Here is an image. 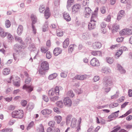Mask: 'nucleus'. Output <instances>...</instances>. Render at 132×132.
<instances>
[{
    "label": "nucleus",
    "instance_id": "nucleus-1",
    "mask_svg": "<svg viewBox=\"0 0 132 132\" xmlns=\"http://www.w3.org/2000/svg\"><path fill=\"white\" fill-rule=\"evenodd\" d=\"M31 80V78H30L28 77L26 79L25 82L26 84L23 85L22 88L23 89H25L27 91L30 93L33 90V87L30 85H27V84L30 83Z\"/></svg>",
    "mask_w": 132,
    "mask_h": 132
},
{
    "label": "nucleus",
    "instance_id": "nucleus-2",
    "mask_svg": "<svg viewBox=\"0 0 132 132\" xmlns=\"http://www.w3.org/2000/svg\"><path fill=\"white\" fill-rule=\"evenodd\" d=\"M111 83V81H110L106 77H104L103 79V85L104 86V90L106 92L108 93L109 92L110 90V88H107L106 87L108 86H110V84Z\"/></svg>",
    "mask_w": 132,
    "mask_h": 132
},
{
    "label": "nucleus",
    "instance_id": "nucleus-3",
    "mask_svg": "<svg viewBox=\"0 0 132 132\" xmlns=\"http://www.w3.org/2000/svg\"><path fill=\"white\" fill-rule=\"evenodd\" d=\"M12 115L13 118L21 119L23 117V111L20 110L14 111L12 112Z\"/></svg>",
    "mask_w": 132,
    "mask_h": 132
},
{
    "label": "nucleus",
    "instance_id": "nucleus-4",
    "mask_svg": "<svg viewBox=\"0 0 132 132\" xmlns=\"http://www.w3.org/2000/svg\"><path fill=\"white\" fill-rule=\"evenodd\" d=\"M60 88L59 87L56 86L54 89L52 88L48 92L49 96H53L55 93L56 95L59 94Z\"/></svg>",
    "mask_w": 132,
    "mask_h": 132
},
{
    "label": "nucleus",
    "instance_id": "nucleus-5",
    "mask_svg": "<svg viewBox=\"0 0 132 132\" xmlns=\"http://www.w3.org/2000/svg\"><path fill=\"white\" fill-rule=\"evenodd\" d=\"M122 35H130L132 34V29H125L122 30L120 32Z\"/></svg>",
    "mask_w": 132,
    "mask_h": 132
},
{
    "label": "nucleus",
    "instance_id": "nucleus-6",
    "mask_svg": "<svg viewBox=\"0 0 132 132\" xmlns=\"http://www.w3.org/2000/svg\"><path fill=\"white\" fill-rule=\"evenodd\" d=\"M90 65L93 66H98L100 65L98 60L95 58H93L90 61Z\"/></svg>",
    "mask_w": 132,
    "mask_h": 132
},
{
    "label": "nucleus",
    "instance_id": "nucleus-7",
    "mask_svg": "<svg viewBox=\"0 0 132 132\" xmlns=\"http://www.w3.org/2000/svg\"><path fill=\"white\" fill-rule=\"evenodd\" d=\"M81 8V5L79 4H75L72 7V11L76 13L79 11Z\"/></svg>",
    "mask_w": 132,
    "mask_h": 132
},
{
    "label": "nucleus",
    "instance_id": "nucleus-8",
    "mask_svg": "<svg viewBox=\"0 0 132 132\" xmlns=\"http://www.w3.org/2000/svg\"><path fill=\"white\" fill-rule=\"evenodd\" d=\"M41 67L42 69L46 70L49 69V64L47 61H43L41 64Z\"/></svg>",
    "mask_w": 132,
    "mask_h": 132
},
{
    "label": "nucleus",
    "instance_id": "nucleus-9",
    "mask_svg": "<svg viewBox=\"0 0 132 132\" xmlns=\"http://www.w3.org/2000/svg\"><path fill=\"white\" fill-rule=\"evenodd\" d=\"M65 105L68 106H70L71 105L72 101L69 97H66L64 98L63 101Z\"/></svg>",
    "mask_w": 132,
    "mask_h": 132
},
{
    "label": "nucleus",
    "instance_id": "nucleus-10",
    "mask_svg": "<svg viewBox=\"0 0 132 132\" xmlns=\"http://www.w3.org/2000/svg\"><path fill=\"white\" fill-rule=\"evenodd\" d=\"M101 44L99 42H96L93 43L92 47L94 49H98L101 47Z\"/></svg>",
    "mask_w": 132,
    "mask_h": 132
},
{
    "label": "nucleus",
    "instance_id": "nucleus-11",
    "mask_svg": "<svg viewBox=\"0 0 132 132\" xmlns=\"http://www.w3.org/2000/svg\"><path fill=\"white\" fill-rule=\"evenodd\" d=\"M62 50L59 47H56L55 48L53 51V54L55 56H57L61 54L62 52Z\"/></svg>",
    "mask_w": 132,
    "mask_h": 132
},
{
    "label": "nucleus",
    "instance_id": "nucleus-12",
    "mask_svg": "<svg viewBox=\"0 0 132 132\" xmlns=\"http://www.w3.org/2000/svg\"><path fill=\"white\" fill-rule=\"evenodd\" d=\"M85 17L88 18L89 15L91 13L92 11L90 9L89 7H86L85 8Z\"/></svg>",
    "mask_w": 132,
    "mask_h": 132
},
{
    "label": "nucleus",
    "instance_id": "nucleus-13",
    "mask_svg": "<svg viewBox=\"0 0 132 132\" xmlns=\"http://www.w3.org/2000/svg\"><path fill=\"white\" fill-rule=\"evenodd\" d=\"M48 9V7H47L46 10L44 11V16L46 19H48L51 15L50 12Z\"/></svg>",
    "mask_w": 132,
    "mask_h": 132
},
{
    "label": "nucleus",
    "instance_id": "nucleus-14",
    "mask_svg": "<svg viewBox=\"0 0 132 132\" xmlns=\"http://www.w3.org/2000/svg\"><path fill=\"white\" fill-rule=\"evenodd\" d=\"M125 14V12L122 10H120L119 12L117 17V19L118 20H119L121 18L123 17Z\"/></svg>",
    "mask_w": 132,
    "mask_h": 132
},
{
    "label": "nucleus",
    "instance_id": "nucleus-15",
    "mask_svg": "<svg viewBox=\"0 0 132 132\" xmlns=\"http://www.w3.org/2000/svg\"><path fill=\"white\" fill-rule=\"evenodd\" d=\"M63 16L64 19L68 21L71 20V18L69 13L66 12H64L63 14Z\"/></svg>",
    "mask_w": 132,
    "mask_h": 132
},
{
    "label": "nucleus",
    "instance_id": "nucleus-16",
    "mask_svg": "<svg viewBox=\"0 0 132 132\" xmlns=\"http://www.w3.org/2000/svg\"><path fill=\"white\" fill-rule=\"evenodd\" d=\"M15 80H17V81H16V80H13L14 85L16 86L17 87H19L20 86V78L18 77H16Z\"/></svg>",
    "mask_w": 132,
    "mask_h": 132
},
{
    "label": "nucleus",
    "instance_id": "nucleus-17",
    "mask_svg": "<svg viewBox=\"0 0 132 132\" xmlns=\"http://www.w3.org/2000/svg\"><path fill=\"white\" fill-rule=\"evenodd\" d=\"M101 71L102 73L108 74L110 73L111 70L108 67L103 68L101 70Z\"/></svg>",
    "mask_w": 132,
    "mask_h": 132
},
{
    "label": "nucleus",
    "instance_id": "nucleus-18",
    "mask_svg": "<svg viewBox=\"0 0 132 132\" xmlns=\"http://www.w3.org/2000/svg\"><path fill=\"white\" fill-rule=\"evenodd\" d=\"M117 66L118 70L121 73H126V70L119 64H117Z\"/></svg>",
    "mask_w": 132,
    "mask_h": 132
},
{
    "label": "nucleus",
    "instance_id": "nucleus-19",
    "mask_svg": "<svg viewBox=\"0 0 132 132\" xmlns=\"http://www.w3.org/2000/svg\"><path fill=\"white\" fill-rule=\"evenodd\" d=\"M97 14L96 13H94L92 14L90 19V22H96L95 20L97 19Z\"/></svg>",
    "mask_w": 132,
    "mask_h": 132
},
{
    "label": "nucleus",
    "instance_id": "nucleus-20",
    "mask_svg": "<svg viewBox=\"0 0 132 132\" xmlns=\"http://www.w3.org/2000/svg\"><path fill=\"white\" fill-rule=\"evenodd\" d=\"M31 18L32 21L31 24H34L36 23L37 19L36 16L33 14H32L31 16Z\"/></svg>",
    "mask_w": 132,
    "mask_h": 132
},
{
    "label": "nucleus",
    "instance_id": "nucleus-21",
    "mask_svg": "<svg viewBox=\"0 0 132 132\" xmlns=\"http://www.w3.org/2000/svg\"><path fill=\"white\" fill-rule=\"evenodd\" d=\"M74 1V0H68L67 5V7L68 10H69L70 9V7L71 6V5L73 4Z\"/></svg>",
    "mask_w": 132,
    "mask_h": 132
},
{
    "label": "nucleus",
    "instance_id": "nucleus-22",
    "mask_svg": "<svg viewBox=\"0 0 132 132\" xmlns=\"http://www.w3.org/2000/svg\"><path fill=\"white\" fill-rule=\"evenodd\" d=\"M69 44V39H66L63 43V46L64 48H66Z\"/></svg>",
    "mask_w": 132,
    "mask_h": 132
},
{
    "label": "nucleus",
    "instance_id": "nucleus-23",
    "mask_svg": "<svg viewBox=\"0 0 132 132\" xmlns=\"http://www.w3.org/2000/svg\"><path fill=\"white\" fill-rule=\"evenodd\" d=\"M94 56H100L101 54V53L100 51H93L91 53Z\"/></svg>",
    "mask_w": 132,
    "mask_h": 132
},
{
    "label": "nucleus",
    "instance_id": "nucleus-24",
    "mask_svg": "<svg viewBox=\"0 0 132 132\" xmlns=\"http://www.w3.org/2000/svg\"><path fill=\"white\" fill-rule=\"evenodd\" d=\"M23 27L21 25L19 26L17 30V32L19 35H20L22 33L23 31Z\"/></svg>",
    "mask_w": 132,
    "mask_h": 132
},
{
    "label": "nucleus",
    "instance_id": "nucleus-25",
    "mask_svg": "<svg viewBox=\"0 0 132 132\" xmlns=\"http://www.w3.org/2000/svg\"><path fill=\"white\" fill-rule=\"evenodd\" d=\"M87 76L86 75H83L81 76L77 75L76 78L77 79L83 80L86 79Z\"/></svg>",
    "mask_w": 132,
    "mask_h": 132
},
{
    "label": "nucleus",
    "instance_id": "nucleus-26",
    "mask_svg": "<svg viewBox=\"0 0 132 132\" xmlns=\"http://www.w3.org/2000/svg\"><path fill=\"white\" fill-rule=\"evenodd\" d=\"M93 22L89 23L88 25V29L89 30H91L92 29L94 28L95 27V24Z\"/></svg>",
    "mask_w": 132,
    "mask_h": 132
},
{
    "label": "nucleus",
    "instance_id": "nucleus-27",
    "mask_svg": "<svg viewBox=\"0 0 132 132\" xmlns=\"http://www.w3.org/2000/svg\"><path fill=\"white\" fill-rule=\"evenodd\" d=\"M118 116V114H116L114 112H113L109 116L108 118V119L114 118V119H115Z\"/></svg>",
    "mask_w": 132,
    "mask_h": 132
},
{
    "label": "nucleus",
    "instance_id": "nucleus-28",
    "mask_svg": "<svg viewBox=\"0 0 132 132\" xmlns=\"http://www.w3.org/2000/svg\"><path fill=\"white\" fill-rule=\"evenodd\" d=\"M77 119L75 118H73L71 122V126L72 128L76 126Z\"/></svg>",
    "mask_w": 132,
    "mask_h": 132
},
{
    "label": "nucleus",
    "instance_id": "nucleus-29",
    "mask_svg": "<svg viewBox=\"0 0 132 132\" xmlns=\"http://www.w3.org/2000/svg\"><path fill=\"white\" fill-rule=\"evenodd\" d=\"M119 26L117 24H114L112 26V30H113V32L114 31H117V30L119 29Z\"/></svg>",
    "mask_w": 132,
    "mask_h": 132
},
{
    "label": "nucleus",
    "instance_id": "nucleus-30",
    "mask_svg": "<svg viewBox=\"0 0 132 132\" xmlns=\"http://www.w3.org/2000/svg\"><path fill=\"white\" fill-rule=\"evenodd\" d=\"M7 37L9 42H11L14 40L13 36L10 34H7Z\"/></svg>",
    "mask_w": 132,
    "mask_h": 132
},
{
    "label": "nucleus",
    "instance_id": "nucleus-31",
    "mask_svg": "<svg viewBox=\"0 0 132 132\" xmlns=\"http://www.w3.org/2000/svg\"><path fill=\"white\" fill-rule=\"evenodd\" d=\"M106 61L107 63L111 64L113 62L114 60L113 58L107 57L106 58Z\"/></svg>",
    "mask_w": 132,
    "mask_h": 132
},
{
    "label": "nucleus",
    "instance_id": "nucleus-32",
    "mask_svg": "<svg viewBox=\"0 0 132 132\" xmlns=\"http://www.w3.org/2000/svg\"><path fill=\"white\" fill-rule=\"evenodd\" d=\"M57 76V74L54 73L50 75L48 77V79L49 80H52L55 78Z\"/></svg>",
    "mask_w": 132,
    "mask_h": 132
},
{
    "label": "nucleus",
    "instance_id": "nucleus-33",
    "mask_svg": "<svg viewBox=\"0 0 132 132\" xmlns=\"http://www.w3.org/2000/svg\"><path fill=\"white\" fill-rule=\"evenodd\" d=\"M10 69L9 68H6L4 69L3 71V73L4 75H7L9 73Z\"/></svg>",
    "mask_w": 132,
    "mask_h": 132
},
{
    "label": "nucleus",
    "instance_id": "nucleus-34",
    "mask_svg": "<svg viewBox=\"0 0 132 132\" xmlns=\"http://www.w3.org/2000/svg\"><path fill=\"white\" fill-rule=\"evenodd\" d=\"M39 10L40 13H43L46 10L45 6L43 4L40 5L39 7Z\"/></svg>",
    "mask_w": 132,
    "mask_h": 132
},
{
    "label": "nucleus",
    "instance_id": "nucleus-35",
    "mask_svg": "<svg viewBox=\"0 0 132 132\" xmlns=\"http://www.w3.org/2000/svg\"><path fill=\"white\" fill-rule=\"evenodd\" d=\"M37 130L38 132H44V127L42 124L39 125V127L37 129Z\"/></svg>",
    "mask_w": 132,
    "mask_h": 132
},
{
    "label": "nucleus",
    "instance_id": "nucleus-36",
    "mask_svg": "<svg viewBox=\"0 0 132 132\" xmlns=\"http://www.w3.org/2000/svg\"><path fill=\"white\" fill-rule=\"evenodd\" d=\"M34 107V105L33 103H29L27 106V109H29L30 110H31Z\"/></svg>",
    "mask_w": 132,
    "mask_h": 132
},
{
    "label": "nucleus",
    "instance_id": "nucleus-37",
    "mask_svg": "<svg viewBox=\"0 0 132 132\" xmlns=\"http://www.w3.org/2000/svg\"><path fill=\"white\" fill-rule=\"evenodd\" d=\"M56 104L57 106L60 108H62L63 106V103L62 101H57L56 103Z\"/></svg>",
    "mask_w": 132,
    "mask_h": 132
},
{
    "label": "nucleus",
    "instance_id": "nucleus-38",
    "mask_svg": "<svg viewBox=\"0 0 132 132\" xmlns=\"http://www.w3.org/2000/svg\"><path fill=\"white\" fill-rule=\"evenodd\" d=\"M72 118V116L70 115H68L66 118V123L67 125L69 124L70 122V120Z\"/></svg>",
    "mask_w": 132,
    "mask_h": 132
},
{
    "label": "nucleus",
    "instance_id": "nucleus-39",
    "mask_svg": "<svg viewBox=\"0 0 132 132\" xmlns=\"http://www.w3.org/2000/svg\"><path fill=\"white\" fill-rule=\"evenodd\" d=\"M11 25L10 21L9 20H6L5 21V26L6 28H9Z\"/></svg>",
    "mask_w": 132,
    "mask_h": 132
},
{
    "label": "nucleus",
    "instance_id": "nucleus-40",
    "mask_svg": "<svg viewBox=\"0 0 132 132\" xmlns=\"http://www.w3.org/2000/svg\"><path fill=\"white\" fill-rule=\"evenodd\" d=\"M15 39L16 41H18V42L22 44H24V43L23 42V41L20 37L16 36L15 37Z\"/></svg>",
    "mask_w": 132,
    "mask_h": 132
},
{
    "label": "nucleus",
    "instance_id": "nucleus-41",
    "mask_svg": "<svg viewBox=\"0 0 132 132\" xmlns=\"http://www.w3.org/2000/svg\"><path fill=\"white\" fill-rule=\"evenodd\" d=\"M13 48L14 50H16L18 52V51L17 50L21 49V47L20 45L18 44H16L14 45Z\"/></svg>",
    "mask_w": 132,
    "mask_h": 132
},
{
    "label": "nucleus",
    "instance_id": "nucleus-42",
    "mask_svg": "<svg viewBox=\"0 0 132 132\" xmlns=\"http://www.w3.org/2000/svg\"><path fill=\"white\" fill-rule=\"evenodd\" d=\"M55 120H56L57 123L59 124L62 120L61 117L60 116H57L55 117Z\"/></svg>",
    "mask_w": 132,
    "mask_h": 132
},
{
    "label": "nucleus",
    "instance_id": "nucleus-43",
    "mask_svg": "<svg viewBox=\"0 0 132 132\" xmlns=\"http://www.w3.org/2000/svg\"><path fill=\"white\" fill-rule=\"evenodd\" d=\"M67 95L70 97H73L75 95L72 91L71 90L69 91L67 93Z\"/></svg>",
    "mask_w": 132,
    "mask_h": 132
},
{
    "label": "nucleus",
    "instance_id": "nucleus-44",
    "mask_svg": "<svg viewBox=\"0 0 132 132\" xmlns=\"http://www.w3.org/2000/svg\"><path fill=\"white\" fill-rule=\"evenodd\" d=\"M40 50L41 52L44 53H46L48 50V49H47L46 47L43 46L41 47Z\"/></svg>",
    "mask_w": 132,
    "mask_h": 132
},
{
    "label": "nucleus",
    "instance_id": "nucleus-45",
    "mask_svg": "<svg viewBox=\"0 0 132 132\" xmlns=\"http://www.w3.org/2000/svg\"><path fill=\"white\" fill-rule=\"evenodd\" d=\"M48 125L49 126L54 128L55 125V122L54 121H51L48 122Z\"/></svg>",
    "mask_w": 132,
    "mask_h": 132
},
{
    "label": "nucleus",
    "instance_id": "nucleus-46",
    "mask_svg": "<svg viewBox=\"0 0 132 132\" xmlns=\"http://www.w3.org/2000/svg\"><path fill=\"white\" fill-rule=\"evenodd\" d=\"M81 118H80V120H79L78 121L79 122V124L78 125V127L77 128V130H76V131L77 132L79 131V130H80V124L81 123Z\"/></svg>",
    "mask_w": 132,
    "mask_h": 132
},
{
    "label": "nucleus",
    "instance_id": "nucleus-47",
    "mask_svg": "<svg viewBox=\"0 0 132 132\" xmlns=\"http://www.w3.org/2000/svg\"><path fill=\"white\" fill-rule=\"evenodd\" d=\"M27 103V101L25 100H22L21 101V105L23 107L25 106Z\"/></svg>",
    "mask_w": 132,
    "mask_h": 132
},
{
    "label": "nucleus",
    "instance_id": "nucleus-48",
    "mask_svg": "<svg viewBox=\"0 0 132 132\" xmlns=\"http://www.w3.org/2000/svg\"><path fill=\"white\" fill-rule=\"evenodd\" d=\"M46 70L42 69L41 68L39 70V73L42 75L45 74L46 71Z\"/></svg>",
    "mask_w": 132,
    "mask_h": 132
},
{
    "label": "nucleus",
    "instance_id": "nucleus-49",
    "mask_svg": "<svg viewBox=\"0 0 132 132\" xmlns=\"http://www.w3.org/2000/svg\"><path fill=\"white\" fill-rule=\"evenodd\" d=\"M123 52L122 50V49L116 52V55L118 57H119L122 53Z\"/></svg>",
    "mask_w": 132,
    "mask_h": 132
},
{
    "label": "nucleus",
    "instance_id": "nucleus-50",
    "mask_svg": "<svg viewBox=\"0 0 132 132\" xmlns=\"http://www.w3.org/2000/svg\"><path fill=\"white\" fill-rule=\"evenodd\" d=\"M46 56L47 59H50L52 57L51 53L49 51L47 52L46 53Z\"/></svg>",
    "mask_w": 132,
    "mask_h": 132
},
{
    "label": "nucleus",
    "instance_id": "nucleus-51",
    "mask_svg": "<svg viewBox=\"0 0 132 132\" xmlns=\"http://www.w3.org/2000/svg\"><path fill=\"white\" fill-rule=\"evenodd\" d=\"M59 97L57 96H55L52 97L50 98L51 100L53 102H54L59 99Z\"/></svg>",
    "mask_w": 132,
    "mask_h": 132
},
{
    "label": "nucleus",
    "instance_id": "nucleus-52",
    "mask_svg": "<svg viewBox=\"0 0 132 132\" xmlns=\"http://www.w3.org/2000/svg\"><path fill=\"white\" fill-rule=\"evenodd\" d=\"M34 122L33 121L31 122L29 124L27 128V129L28 130L30 129L34 125Z\"/></svg>",
    "mask_w": 132,
    "mask_h": 132
},
{
    "label": "nucleus",
    "instance_id": "nucleus-53",
    "mask_svg": "<svg viewBox=\"0 0 132 132\" xmlns=\"http://www.w3.org/2000/svg\"><path fill=\"white\" fill-rule=\"evenodd\" d=\"M100 11L102 14L105 13L106 12V8L105 7L103 6L101 8Z\"/></svg>",
    "mask_w": 132,
    "mask_h": 132
},
{
    "label": "nucleus",
    "instance_id": "nucleus-54",
    "mask_svg": "<svg viewBox=\"0 0 132 132\" xmlns=\"http://www.w3.org/2000/svg\"><path fill=\"white\" fill-rule=\"evenodd\" d=\"M73 45H70L69 47L68 52L69 53H71L73 51Z\"/></svg>",
    "mask_w": 132,
    "mask_h": 132
},
{
    "label": "nucleus",
    "instance_id": "nucleus-55",
    "mask_svg": "<svg viewBox=\"0 0 132 132\" xmlns=\"http://www.w3.org/2000/svg\"><path fill=\"white\" fill-rule=\"evenodd\" d=\"M6 35V33L5 32L4 30L0 33V36L2 37H4Z\"/></svg>",
    "mask_w": 132,
    "mask_h": 132
},
{
    "label": "nucleus",
    "instance_id": "nucleus-56",
    "mask_svg": "<svg viewBox=\"0 0 132 132\" xmlns=\"http://www.w3.org/2000/svg\"><path fill=\"white\" fill-rule=\"evenodd\" d=\"M43 99L46 102H48L49 100L47 97L45 95H43Z\"/></svg>",
    "mask_w": 132,
    "mask_h": 132
},
{
    "label": "nucleus",
    "instance_id": "nucleus-57",
    "mask_svg": "<svg viewBox=\"0 0 132 132\" xmlns=\"http://www.w3.org/2000/svg\"><path fill=\"white\" fill-rule=\"evenodd\" d=\"M54 111L57 113H59L60 112V110L57 107H55L53 109Z\"/></svg>",
    "mask_w": 132,
    "mask_h": 132
},
{
    "label": "nucleus",
    "instance_id": "nucleus-58",
    "mask_svg": "<svg viewBox=\"0 0 132 132\" xmlns=\"http://www.w3.org/2000/svg\"><path fill=\"white\" fill-rule=\"evenodd\" d=\"M123 38L122 37H118L116 41L118 42H121L123 41Z\"/></svg>",
    "mask_w": 132,
    "mask_h": 132
},
{
    "label": "nucleus",
    "instance_id": "nucleus-59",
    "mask_svg": "<svg viewBox=\"0 0 132 132\" xmlns=\"http://www.w3.org/2000/svg\"><path fill=\"white\" fill-rule=\"evenodd\" d=\"M60 76L61 77L65 78L67 77V75L66 73L63 72H62L60 74Z\"/></svg>",
    "mask_w": 132,
    "mask_h": 132
},
{
    "label": "nucleus",
    "instance_id": "nucleus-60",
    "mask_svg": "<svg viewBox=\"0 0 132 132\" xmlns=\"http://www.w3.org/2000/svg\"><path fill=\"white\" fill-rule=\"evenodd\" d=\"M31 26L33 33L34 34H35L36 33V30L35 28V27L34 25V24H31Z\"/></svg>",
    "mask_w": 132,
    "mask_h": 132
},
{
    "label": "nucleus",
    "instance_id": "nucleus-61",
    "mask_svg": "<svg viewBox=\"0 0 132 132\" xmlns=\"http://www.w3.org/2000/svg\"><path fill=\"white\" fill-rule=\"evenodd\" d=\"M100 79V77L98 76H95L93 78V80L94 82H96Z\"/></svg>",
    "mask_w": 132,
    "mask_h": 132
},
{
    "label": "nucleus",
    "instance_id": "nucleus-62",
    "mask_svg": "<svg viewBox=\"0 0 132 132\" xmlns=\"http://www.w3.org/2000/svg\"><path fill=\"white\" fill-rule=\"evenodd\" d=\"M58 36H61L63 35V33L62 31H60L59 32H57L56 34Z\"/></svg>",
    "mask_w": 132,
    "mask_h": 132
},
{
    "label": "nucleus",
    "instance_id": "nucleus-63",
    "mask_svg": "<svg viewBox=\"0 0 132 132\" xmlns=\"http://www.w3.org/2000/svg\"><path fill=\"white\" fill-rule=\"evenodd\" d=\"M48 27V26L47 24L44 25L43 27V31L44 32H45L46 31L47 29V28Z\"/></svg>",
    "mask_w": 132,
    "mask_h": 132
},
{
    "label": "nucleus",
    "instance_id": "nucleus-64",
    "mask_svg": "<svg viewBox=\"0 0 132 132\" xmlns=\"http://www.w3.org/2000/svg\"><path fill=\"white\" fill-rule=\"evenodd\" d=\"M120 127H119L113 130L111 132H117V131L119 130L120 129Z\"/></svg>",
    "mask_w": 132,
    "mask_h": 132
}]
</instances>
